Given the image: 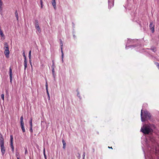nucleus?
<instances>
[{"label": "nucleus", "instance_id": "f257e3e1", "mask_svg": "<svg viewBox=\"0 0 159 159\" xmlns=\"http://www.w3.org/2000/svg\"><path fill=\"white\" fill-rule=\"evenodd\" d=\"M155 128V125L153 124H145L141 128V131L145 134H149L152 133L153 129Z\"/></svg>", "mask_w": 159, "mask_h": 159}, {"label": "nucleus", "instance_id": "f03ea898", "mask_svg": "<svg viewBox=\"0 0 159 159\" xmlns=\"http://www.w3.org/2000/svg\"><path fill=\"white\" fill-rule=\"evenodd\" d=\"M141 119L142 122L145 121L146 119L151 118V115L147 110H141Z\"/></svg>", "mask_w": 159, "mask_h": 159}, {"label": "nucleus", "instance_id": "7ed1b4c3", "mask_svg": "<svg viewBox=\"0 0 159 159\" xmlns=\"http://www.w3.org/2000/svg\"><path fill=\"white\" fill-rule=\"evenodd\" d=\"M4 143H0L1 151L2 155H4L6 149L4 146Z\"/></svg>", "mask_w": 159, "mask_h": 159}, {"label": "nucleus", "instance_id": "20e7f679", "mask_svg": "<svg viewBox=\"0 0 159 159\" xmlns=\"http://www.w3.org/2000/svg\"><path fill=\"white\" fill-rule=\"evenodd\" d=\"M24 70H26V68L27 67V61L26 60V57H24Z\"/></svg>", "mask_w": 159, "mask_h": 159}, {"label": "nucleus", "instance_id": "39448f33", "mask_svg": "<svg viewBox=\"0 0 159 159\" xmlns=\"http://www.w3.org/2000/svg\"><path fill=\"white\" fill-rule=\"evenodd\" d=\"M12 71L11 67L9 68V76L10 77V82L11 83L12 80Z\"/></svg>", "mask_w": 159, "mask_h": 159}, {"label": "nucleus", "instance_id": "423d86ee", "mask_svg": "<svg viewBox=\"0 0 159 159\" xmlns=\"http://www.w3.org/2000/svg\"><path fill=\"white\" fill-rule=\"evenodd\" d=\"M10 52L9 50H5V51L4 52V54L6 57L7 58H8L9 57V54Z\"/></svg>", "mask_w": 159, "mask_h": 159}, {"label": "nucleus", "instance_id": "0eeeda50", "mask_svg": "<svg viewBox=\"0 0 159 159\" xmlns=\"http://www.w3.org/2000/svg\"><path fill=\"white\" fill-rule=\"evenodd\" d=\"M13 136L12 135H10V146L11 148L12 147H13Z\"/></svg>", "mask_w": 159, "mask_h": 159}, {"label": "nucleus", "instance_id": "6e6552de", "mask_svg": "<svg viewBox=\"0 0 159 159\" xmlns=\"http://www.w3.org/2000/svg\"><path fill=\"white\" fill-rule=\"evenodd\" d=\"M56 0H52V4L55 9H56Z\"/></svg>", "mask_w": 159, "mask_h": 159}, {"label": "nucleus", "instance_id": "1a4fd4ad", "mask_svg": "<svg viewBox=\"0 0 159 159\" xmlns=\"http://www.w3.org/2000/svg\"><path fill=\"white\" fill-rule=\"evenodd\" d=\"M34 25H35V28L39 26V24L38 20H35L34 22Z\"/></svg>", "mask_w": 159, "mask_h": 159}, {"label": "nucleus", "instance_id": "9d476101", "mask_svg": "<svg viewBox=\"0 0 159 159\" xmlns=\"http://www.w3.org/2000/svg\"><path fill=\"white\" fill-rule=\"evenodd\" d=\"M60 44L61 45V53H63V50H62V46L63 45V43H62V40L61 39H60Z\"/></svg>", "mask_w": 159, "mask_h": 159}, {"label": "nucleus", "instance_id": "9b49d317", "mask_svg": "<svg viewBox=\"0 0 159 159\" xmlns=\"http://www.w3.org/2000/svg\"><path fill=\"white\" fill-rule=\"evenodd\" d=\"M0 143H4V139L3 138L1 134H0Z\"/></svg>", "mask_w": 159, "mask_h": 159}, {"label": "nucleus", "instance_id": "f8f14e48", "mask_svg": "<svg viewBox=\"0 0 159 159\" xmlns=\"http://www.w3.org/2000/svg\"><path fill=\"white\" fill-rule=\"evenodd\" d=\"M16 17V18L17 20L18 21H19V16L18 15V13L17 12V11L16 10L15 12V13Z\"/></svg>", "mask_w": 159, "mask_h": 159}, {"label": "nucleus", "instance_id": "ddd939ff", "mask_svg": "<svg viewBox=\"0 0 159 159\" xmlns=\"http://www.w3.org/2000/svg\"><path fill=\"white\" fill-rule=\"evenodd\" d=\"M21 127L23 132H25V129L24 127V123L20 124Z\"/></svg>", "mask_w": 159, "mask_h": 159}, {"label": "nucleus", "instance_id": "4468645a", "mask_svg": "<svg viewBox=\"0 0 159 159\" xmlns=\"http://www.w3.org/2000/svg\"><path fill=\"white\" fill-rule=\"evenodd\" d=\"M3 7L2 6H0V13L1 15L2 16H3Z\"/></svg>", "mask_w": 159, "mask_h": 159}, {"label": "nucleus", "instance_id": "2eb2a0df", "mask_svg": "<svg viewBox=\"0 0 159 159\" xmlns=\"http://www.w3.org/2000/svg\"><path fill=\"white\" fill-rule=\"evenodd\" d=\"M62 142L63 144V148L64 149H65L66 148V143L64 140L63 139L62 140Z\"/></svg>", "mask_w": 159, "mask_h": 159}, {"label": "nucleus", "instance_id": "dca6fc26", "mask_svg": "<svg viewBox=\"0 0 159 159\" xmlns=\"http://www.w3.org/2000/svg\"><path fill=\"white\" fill-rule=\"evenodd\" d=\"M23 116H22L20 118V124L24 123L23 121Z\"/></svg>", "mask_w": 159, "mask_h": 159}, {"label": "nucleus", "instance_id": "f3484780", "mask_svg": "<svg viewBox=\"0 0 159 159\" xmlns=\"http://www.w3.org/2000/svg\"><path fill=\"white\" fill-rule=\"evenodd\" d=\"M35 28L37 30L39 33L41 32V30L39 26L38 27H35Z\"/></svg>", "mask_w": 159, "mask_h": 159}, {"label": "nucleus", "instance_id": "a211bd4d", "mask_svg": "<svg viewBox=\"0 0 159 159\" xmlns=\"http://www.w3.org/2000/svg\"><path fill=\"white\" fill-rule=\"evenodd\" d=\"M0 35L2 37H4V35L3 34V32L1 30H0Z\"/></svg>", "mask_w": 159, "mask_h": 159}, {"label": "nucleus", "instance_id": "6ab92c4d", "mask_svg": "<svg viewBox=\"0 0 159 159\" xmlns=\"http://www.w3.org/2000/svg\"><path fill=\"white\" fill-rule=\"evenodd\" d=\"M31 51L30 50L29 53V59H31Z\"/></svg>", "mask_w": 159, "mask_h": 159}, {"label": "nucleus", "instance_id": "aec40b11", "mask_svg": "<svg viewBox=\"0 0 159 159\" xmlns=\"http://www.w3.org/2000/svg\"><path fill=\"white\" fill-rule=\"evenodd\" d=\"M46 90L47 93V95H48V100H50V95L49 94V92H48V89H47Z\"/></svg>", "mask_w": 159, "mask_h": 159}, {"label": "nucleus", "instance_id": "412c9836", "mask_svg": "<svg viewBox=\"0 0 159 159\" xmlns=\"http://www.w3.org/2000/svg\"><path fill=\"white\" fill-rule=\"evenodd\" d=\"M149 27L150 28H152V27H154V25L153 24V23L151 22L150 23V24L149 25Z\"/></svg>", "mask_w": 159, "mask_h": 159}, {"label": "nucleus", "instance_id": "4be33fe9", "mask_svg": "<svg viewBox=\"0 0 159 159\" xmlns=\"http://www.w3.org/2000/svg\"><path fill=\"white\" fill-rule=\"evenodd\" d=\"M150 30H151V31L152 32V33H153L154 32V27H152V28H150Z\"/></svg>", "mask_w": 159, "mask_h": 159}, {"label": "nucleus", "instance_id": "5701e85b", "mask_svg": "<svg viewBox=\"0 0 159 159\" xmlns=\"http://www.w3.org/2000/svg\"><path fill=\"white\" fill-rule=\"evenodd\" d=\"M40 4H41V8H43V2H42V0H40Z\"/></svg>", "mask_w": 159, "mask_h": 159}, {"label": "nucleus", "instance_id": "b1692460", "mask_svg": "<svg viewBox=\"0 0 159 159\" xmlns=\"http://www.w3.org/2000/svg\"><path fill=\"white\" fill-rule=\"evenodd\" d=\"M4 48L7 47H8V45L7 43H5L4 44Z\"/></svg>", "mask_w": 159, "mask_h": 159}, {"label": "nucleus", "instance_id": "393cba45", "mask_svg": "<svg viewBox=\"0 0 159 159\" xmlns=\"http://www.w3.org/2000/svg\"><path fill=\"white\" fill-rule=\"evenodd\" d=\"M45 86H46V90L48 89V84L47 81H46V84H45Z\"/></svg>", "mask_w": 159, "mask_h": 159}, {"label": "nucleus", "instance_id": "a878e982", "mask_svg": "<svg viewBox=\"0 0 159 159\" xmlns=\"http://www.w3.org/2000/svg\"><path fill=\"white\" fill-rule=\"evenodd\" d=\"M63 56H64V54H63V53H61V57H62V62H63Z\"/></svg>", "mask_w": 159, "mask_h": 159}, {"label": "nucleus", "instance_id": "bb28decb", "mask_svg": "<svg viewBox=\"0 0 159 159\" xmlns=\"http://www.w3.org/2000/svg\"><path fill=\"white\" fill-rule=\"evenodd\" d=\"M30 132L31 133H32L33 132V129H32V126H30Z\"/></svg>", "mask_w": 159, "mask_h": 159}, {"label": "nucleus", "instance_id": "cd10ccee", "mask_svg": "<svg viewBox=\"0 0 159 159\" xmlns=\"http://www.w3.org/2000/svg\"><path fill=\"white\" fill-rule=\"evenodd\" d=\"M1 98L4 101V95L2 94L1 95Z\"/></svg>", "mask_w": 159, "mask_h": 159}, {"label": "nucleus", "instance_id": "c85d7f7f", "mask_svg": "<svg viewBox=\"0 0 159 159\" xmlns=\"http://www.w3.org/2000/svg\"><path fill=\"white\" fill-rule=\"evenodd\" d=\"M30 126H32V119H31L30 120Z\"/></svg>", "mask_w": 159, "mask_h": 159}, {"label": "nucleus", "instance_id": "c756f323", "mask_svg": "<svg viewBox=\"0 0 159 159\" xmlns=\"http://www.w3.org/2000/svg\"><path fill=\"white\" fill-rule=\"evenodd\" d=\"M77 95L79 98H80V99H81V97H80V93L78 91V92H77Z\"/></svg>", "mask_w": 159, "mask_h": 159}, {"label": "nucleus", "instance_id": "7c9ffc66", "mask_svg": "<svg viewBox=\"0 0 159 159\" xmlns=\"http://www.w3.org/2000/svg\"><path fill=\"white\" fill-rule=\"evenodd\" d=\"M29 62L30 63V65H31V66H32V62H31V59H29Z\"/></svg>", "mask_w": 159, "mask_h": 159}, {"label": "nucleus", "instance_id": "2f4dec72", "mask_svg": "<svg viewBox=\"0 0 159 159\" xmlns=\"http://www.w3.org/2000/svg\"><path fill=\"white\" fill-rule=\"evenodd\" d=\"M52 68H54V69H55V66L54 65V63L53 61V64H52Z\"/></svg>", "mask_w": 159, "mask_h": 159}, {"label": "nucleus", "instance_id": "473e14b6", "mask_svg": "<svg viewBox=\"0 0 159 159\" xmlns=\"http://www.w3.org/2000/svg\"><path fill=\"white\" fill-rule=\"evenodd\" d=\"M52 73H55V69L52 68Z\"/></svg>", "mask_w": 159, "mask_h": 159}, {"label": "nucleus", "instance_id": "72a5a7b5", "mask_svg": "<svg viewBox=\"0 0 159 159\" xmlns=\"http://www.w3.org/2000/svg\"><path fill=\"white\" fill-rule=\"evenodd\" d=\"M85 156V152H84V153H83V159H84Z\"/></svg>", "mask_w": 159, "mask_h": 159}, {"label": "nucleus", "instance_id": "f704fd0d", "mask_svg": "<svg viewBox=\"0 0 159 159\" xmlns=\"http://www.w3.org/2000/svg\"><path fill=\"white\" fill-rule=\"evenodd\" d=\"M23 56L24 57H26L24 51L23 52Z\"/></svg>", "mask_w": 159, "mask_h": 159}, {"label": "nucleus", "instance_id": "c9c22d12", "mask_svg": "<svg viewBox=\"0 0 159 159\" xmlns=\"http://www.w3.org/2000/svg\"><path fill=\"white\" fill-rule=\"evenodd\" d=\"M3 5V2L2 1H0V6H2Z\"/></svg>", "mask_w": 159, "mask_h": 159}, {"label": "nucleus", "instance_id": "e433bc0d", "mask_svg": "<svg viewBox=\"0 0 159 159\" xmlns=\"http://www.w3.org/2000/svg\"><path fill=\"white\" fill-rule=\"evenodd\" d=\"M43 153L44 155H46L45 153V148H44L43 151Z\"/></svg>", "mask_w": 159, "mask_h": 159}, {"label": "nucleus", "instance_id": "4c0bfd02", "mask_svg": "<svg viewBox=\"0 0 159 159\" xmlns=\"http://www.w3.org/2000/svg\"><path fill=\"white\" fill-rule=\"evenodd\" d=\"M5 50H9V47H7L4 48Z\"/></svg>", "mask_w": 159, "mask_h": 159}, {"label": "nucleus", "instance_id": "58836bf2", "mask_svg": "<svg viewBox=\"0 0 159 159\" xmlns=\"http://www.w3.org/2000/svg\"><path fill=\"white\" fill-rule=\"evenodd\" d=\"M52 74L53 76V77L54 78H55V76H56V74H55V73H52Z\"/></svg>", "mask_w": 159, "mask_h": 159}, {"label": "nucleus", "instance_id": "ea45409f", "mask_svg": "<svg viewBox=\"0 0 159 159\" xmlns=\"http://www.w3.org/2000/svg\"><path fill=\"white\" fill-rule=\"evenodd\" d=\"M157 67L159 69V64L158 63H157Z\"/></svg>", "mask_w": 159, "mask_h": 159}, {"label": "nucleus", "instance_id": "a19ab883", "mask_svg": "<svg viewBox=\"0 0 159 159\" xmlns=\"http://www.w3.org/2000/svg\"><path fill=\"white\" fill-rule=\"evenodd\" d=\"M11 148L12 149V151L13 152L14 151V147H11Z\"/></svg>", "mask_w": 159, "mask_h": 159}, {"label": "nucleus", "instance_id": "79ce46f5", "mask_svg": "<svg viewBox=\"0 0 159 159\" xmlns=\"http://www.w3.org/2000/svg\"><path fill=\"white\" fill-rule=\"evenodd\" d=\"M44 157L45 158V159H47L46 155H44Z\"/></svg>", "mask_w": 159, "mask_h": 159}, {"label": "nucleus", "instance_id": "37998d69", "mask_svg": "<svg viewBox=\"0 0 159 159\" xmlns=\"http://www.w3.org/2000/svg\"><path fill=\"white\" fill-rule=\"evenodd\" d=\"M18 155H19V153H16V157H18Z\"/></svg>", "mask_w": 159, "mask_h": 159}, {"label": "nucleus", "instance_id": "c03bdc74", "mask_svg": "<svg viewBox=\"0 0 159 159\" xmlns=\"http://www.w3.org/2000/svg\"><path fill=\"white\" fill-rule=\"evenodd\" d=\"M78 154L79 155V158H80V155L79 154Z\"/></svg>", "mask_w": 159, "mask_h": 159}, {"label": "nucleus", "instance_id": "a18cd8bd", "mask_svg": "<svg viewBox=\"0 0 159 159\" xmlns=\"http://www.w3.org/2000/svg\"><path fill=\"white\" fill-rule=\"evenodd\" d=\"M27 152V150H26L25 151V154H26Z\"/></svg>", "mask_w": 159, "mask_h": 159}, {"label": "nucleus", "instance_id": "49530a36", "mask_svg": "<svg viewBox=\"0 0 159 159\" xmlns=\"http://www.w3.org/2000/svg\"><path fill=\"white\" fill-rule=\"evenodd\" d=\"M108 148H111V149H112V147H108Z\"/></svg>", "mask_w": 159, "mask_h": 159}, {"label": "nucleus", "instance_id": "de8ad7c7", "mask_svg": "<svg viewBox=\"0 0 159 159\" xmlns=\"http://www.w3.org/2000/svg\"><path fill=\"white\" fill-rule=\"evenodd\" d=\"M17 159H20L18 157H17Z\"/></svg>", "mask_w": 159, "mask_h": 159}, {"label": "nucleus", "instance_id": "09e8293b", "mask_svg": "<svg viewBox=\"0 0 159 159\" xmlns=\"http://www.w3.org/2000/svg\"><path fill=\"white\" fill-rule=\"evenodd\" d=\"M153 52H155V49H153Z\"/></svg>", "mask_w": 159, "mask_h": 159}, {"label": "nucleus", "instance_id": "8fccbe9b", "mask_svg": "<svg viewBox=\"0 0 159 159\" xmlns=\"http://www.w3.org/2000/svg\"><path fill=\"white\" fill-rule=\"evenodd\" d=\"M73 36H74V38H75V36L74 35H73Z\"/></svg>", "mask_w": 159, "mask_h": 159}, {"label": "nucleus", "instance_id": "3c124183", "mask_svg": "<svg viewBox=\"0 0 159 159\" xmlns=\"http://www.w3.org/2000/svg\"><path fill=\"white\" fill-rule=\"evenodd\" d=\"M93 152H94V149H93Z\"/></svg>", "mask_w": 159, "mask_h": 159}, {"label": "nucleus", "instance_id": "603ef678", "mask_svg": "<svg viewBox=\"0 0 159 159\" xmlns=\"http://www.w3.org/2000/svg\"><path fill=\"white\" fill-rule=\"evenodd\" d=\"M0 1H2V0H0Z\"/></svg>", "mask_w": 159, "mask_h": 159}, {"label": "nucleus", "instance_id": "864d4df0", "mask_svg": "<svg viewBox=\"0 0 159 159\" xmlns=\"http://www.w3.org/2000/svg\"><path fill=\"white\" fill-rule=\"evenodd\" d=\"M52 159H54L53 158H52Z\"/></svg>", "mask_w": 159, "mask_h": 159}]
</instances>
